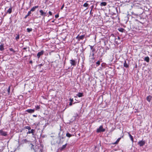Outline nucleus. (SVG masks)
I'll return each instance as SVG.
<instances>
[{
    "label": "nucleus",
    "instance_id": "nucleus-17",
    "mask_svg": "<svg viewBox=\"0 0 152 152\" xmlns=\"http://www.w3.org/2000/svg\"><path fill=\"white\" fill-rule=\"evenodd\" d=\"M107 5V3L105 2H102L100 3L101 6H105Z\"/></svg>",
    "mask_w": 152,
    "mask_h": 152
},
{
    "label": "nucleus",
    "instance_id": "nucleus-20",
    "mask_svg": "<svg viewBox=\"0 0 152 152\" xmlns=\"http://www.w3.org/2000/svg\"><path fill=\"white\" fill-rule=\"evenodd\" d=\"M12 8L10 7V8L7 10V12L9 14H10L12 12Z\"/></svg>",
    "mask_w": 152,
    "mask_h": 152
},
{
    "label": "nucleus",
    "instance_id": "nucleus-45",
    "mask_svg": "<svg viewBox=\"0 0 152 152\" xmlns=\"http://www.w3.org/2000/svg\"><path fill=\"white\" fill-rule=\"evenodd\" d=\"M78 116V115L77 114H76L75 115V117H77Z\"/></svg>",
    "mask_w": 152,
    "mask_h": 152
},
{
    "label": "nucleus",
    "instance_id": "nucleus-3",
    "mask_svg": "<svg viewBox=\"0 0 152 152\" xmlns=\"http://www.w3.org/2000/svg\"><path fill=\"white\" fill-rule=\"evenodd\" d=\"M0 134L2 136H6L7 135V132L1 129L0 130Z\"/></svg>",
    "mask_w": 152,
    "mask_h": 152
},
{
    "label": "nucleus",
    "instance_id": "nucleus-36",
    "mask_svg": "<svg viewBox=\"0 0 152 152\" xmlns=\"http://www.w3.org/2000/svg\"><path fill=\"white\" fill-rule=\"evenodd\" d=\"M69 105L70 106H71L72 105V102H69Z\"/></svg>",
    "mask_w": 152,
    "mask_h": 152
},
{
    "label": "nucleus",
    "instance_id": "nucleus-6",
    "mask_svg": "<svg viewBox=\"0 0 152 152\" xmlns=\"http://www.w3.org/2000/svg\"><path fill=\"white\" fill-rule=\"evenodd\" d=\"M44 53V51L43 50H42L40 52H39L37 54V57L39 58Z\"/></svg>",
    "mask_w": 152,
    "mask_h": 152
},
{
    "label": "nucleus",
    "instance_id": "nucleus-21",
    "mask_svg": "<svg viewBox=\"0 0 152 152\" xmlns=\"http://www.w3.org/2000/svg\"><path fill=\"white\" fill-rule=\"evenodd\" d=\"M72 134H70L69 133H67L66 134V136L69 137H71L72 136Z\"/></svg>",
    "mask_w": 152,
    "mask_h": 152
},
{
    "label": "nucleus",
    "instance_id": "nucleus-43",
    "mask_svg": "<svg viewBox=\"0 0 152 152\" xmlns=\"http://www.w3.org/2000/svg\"><path fill=\"white\" fill-rule=\"evenodd\" d=\"M94 53H93L92 54V56L93 57V56H94Z\"/></svg>",
    "mask_w": 152,
    "mask_h": 152
},
{
    "label": "nucleus",
    "instance_id": "nucleus-8",
    "mask_svg": "<svg viewBox=\"0 0 152 152\" xmlns=\"http://www.w3.org/2000/svg\"><path fill=\"white\" fill-rule=\"evenodd\" d=\"M4 50V44L3 43H1L0 45V50L1 51Z\"/></svg>",
    "mask_w": 152,
    "mask_h": 152
},
{
    "label": "nucleus",
    "instance_id": "nucleus-19",
    "mask_svg": "<svg viewBox=\"0 0 152 152\" xmlns=\"http://www.w3.org/2000/svg\"><path fill=\"white\" fill-rule=\"evenodd\" d=\"M152 97L151 96H149L147 97V100L149 102H150Z\"/></svg>",
    "mask_w": 152,
    "mask_h": 152
},
{
    "label": "nucleus",
    "instance_id": "nucleus-35",
    "mask_svg": "<svg viewBox=\"0 0 152 152\" xmlns=\"http://www.w3.org/2000/svg\"><path fill=\"white\" fill-rule=\"evenodd\" d=\"M49 13L50 15H52V13L50 11H49Z\"/></svg>",
    "mask_w": 152,
    "mask_h": 152
},
{
    "label": "nucleus",
    "instance_id": "nucleus-31",
    "mask_svg": "<svg viewBox=\"0 0 152 152\" xmlns=\"http://www.w3.org/2000/svg\"><path fill=\"white\" fill-rule=\"evenodd\" d=\"M9 50L10 51L13 52V53L15 52V51L13 50V49L12 48H10Z\"/></svg>",
    "mask_w": 152,
    "mask_h": 152
},
{
    "label": "nucleus",
    "instance_id": "nucleus-48",
    "mask_svg": "<svg viewBox=\"0 0 152 152\" xmlns=\"http://www.w3.org/2000/svg\"><path fill=\"white\" fill-rule=\"evenodd\" d=\"M26 48H23V49L24 50H26Z\"/></svg>",
    "mask_w": 152,
    "mask_h": 152
},
{
    "label": "nucleus",
    "instance_id": "nucleus-2",
    "mask_svg": "<svg viewBox=\"0 0 152 152\" xmlns=\"http://www.w3.org/2000/svg\"><path fill=\"white\" fill-rule=\"evenodd\" d=\"M85 36V35H82L80 36H79V35H78L76 37V39H77L78 41H79L80 40H83Z\"/></svg>",
    "mask_w": 152,
    "mask_h": 152
},
{
    "label": "nucleus",
    "instance_id": "nucleus-25",
    "mask_svg": "<svg viewBox=\"0 0 152 152\" xmlns=\"http://www.w3.org/2000/svg\"><path fill=\"white\" fill-rule=\"evenodd\" d=\"M118 30L120 32H123L124 30V29L122 28H120L118 29Z\"/></svg>",
    "mask_w": 152,
    "mask_h": 152
},
{
    "label": "nucleus",
    "instance_id": "nucleus-37",
    "mask_svg": "<svg viewBox=\"0 0 152 152\" xmlns=\"http://www.w3.org/2000/svg\"><path fill=\"white\" fill-rule=\"evenodd\" d=\"M132 15H135V16L138 15L136 14H135V13H132Z\"/></svg>",
    "mask_w": 152,
    "mask_h": 152
},
{
    "label": "nucleus",
    "instance_id": "nucleus-34",
    "mask_svg": "<svg viewBox=\"0 0 152 152\" xmlns=\"http://www.w3.org/2000/svg\"><path fill=\"white\" fill-rule=\"evenodd\" d=\"M69 100L70 101V102H73V99H72L70 98L69 99Z\"/></svg>",
    "mask_w": 152,
    "mask_h": 152
},
{
    "label": "nucleus",
    "instance_id": "nucleus-47",
    "mask_svg": "<svg viewBox=\"0 0 152 152\" xmlns=\"http://www.w3.org/2000/svg\"><path fill=\"white\" fill-rule=\"evenodd\" d=\"M31 145H32L31 148H32V147H33V146H34V145H33V144H31Z\"/></svg>",
    "mask_w": 152,
    "mask_h": 152
},
{
    "label": "nucleus",
    "instance_id": "nucleus-9",
    "mask_svg": "<svg viewBox=\"0 0 152 152\" xmlns=\"http://www.w3.org/2000/svg\"><path fill=\"white\" fill-rule=\"evenodd\" d=\"M39 12L40 13V15L42 16H46V13L44 12L42 10H40L39 11Z\"/></svg>",
    "mask_w": 152,
    "mask_h": 152
},
{
    "label": "nucleus",
    "instance_id": "nucleus-50",
    "mask_svg": "<svg viewBox=\"0 0 152 152\" xmlns=\"http://www.w3.org/2000/svg\"><path fill=\"white\" fill-rule=\"evenodd\" d=\"M33 116H34V117H36V115H33Z\"/></svg>",
    "mask_w": 152,
    "mask_h": 152
},
{
    "label": "nucleus",
    "instance_id": "nucleus-16",
    "mask_svg": "<svg viewBox=\"0 0 152 152\" xmlns=\"http://www.w3.org/2000/svg\"><path fill=\"white\" fill-rule=\"evenodd\" d=\"M124 67L126 68H128L129 67V65H128V64H127L126 61H125L124 63Z\"/></svg>",
    "mask_w": 152,
    "mask_h": 152
},
{
    "label": "nucleus",
    "instance_id": "nucleus-15",
    "mask_svg": "<svg viewBox=\"0 0 152 152\" xmlns=\"http://www.w3.org/2000/svg\"><path fill=\"white\" fill-rule=\"evenodd\" d=\"M77 96L79 97H81L83 96V93H78L77 94Z\"/></svg>",
    "mask_w": 152,
    "mask_h": 152
},
{
    "label": "nucleus",
    "instance_id": "nucleus-11",
    "mask_svg": "<svg viewBox=\"0 0 152 152\" xmlns=\"http://www.w3.org/2000/svg\"><path fill=\"white\" fill-rule=\"evenodd\" d=\"M39 6H35L33 7L31 10L30 11L31 12V11L33 12L35 11L36 9H37L38 7Z\"/></svg>",
    "mask_w": 152,
    "mask_h": 152
},
{
    "label": "nucleus",
    "instance_id": "nucleus-23",
    "mask_svg": "<svg viewBox=\"0 0 152 152\" xmlns=\"http://www.w3.org/2000/svg\"><path fill=\"white\" fill-rule=\"evenodd\" d=\"M10 86H9L7 89V91L8 94L10 93Z\"/></svg>",
    "mask_w": 152,
    "mask_h": 152
},
{
    "label": "nucleus",
    "instance_id": "nucleus-41",
    "mask_svg": "<svg viewBox=\"0 0 152 152\" xmlns=\"http://www.w3.org/2000/svg\"><path fill=\"white\" fill-rule=\"evenodd\" d=\"M29 63L30 64H32V61H29Z\"/></svg>",
    "mask_w": 152,
    "mask_h": 152
},
{
    "label": "nucleus",
    "instance_id": "nucleus-33",
    "mask_svg": "<svg viewBox=\"0 0 152 152\" xmlns=\"http://www.w3.org/2000/svg\"><path fill=\"white\" fill-rule=\"evenodd\" d=\"M64 7V4L62 6H61V10H62Z\"/></svg>",
    "mask_w": 152,
    "mask_h": 152
},
{
    "label": "nucleus",
    "instance_id": "nucleus-46",
    "mask_svg": "<svg viewBox=\"0 0 152 152\" xmlns=\"http://www.w3.org/2000/svg\"><path fill=\"white\" fill-rule=\"evenodd\" d=\"M90 47H91V49H92V48H93V46H90Z\"/></svg>",
    "mask_w": 152,
    "mask_h": 152
},
{
    "label": "nucleus",
    "instance_id": "nucleus-18",
    "mask_svg": "<svg viewBox=\"0 0 152 152\" xmlns=\"http://www.w3.org/2000/svg\"><path fill=\"white\" fill-rule=\"evenodd\" d=\"M67 145V144H65L63 145L62 147L60 148V150L61 151H62L66 147V146Z\"/></svg>",
    "mask_w": 152,
    "mask_h": 152
},
{
    "label": "nucleus",
    "instance_id": "nucleus-26",
    "mask_svg": "<svg viewBox=\"0 0 152 152\" xmlns=\"http://www.w3.org/2000/svg\"><path fill=\"white\" fill-rule=\"evenodd\" d=\"M26 30L27 32H29L32 31V29L31 28H27Z\"/></svg>",
    "mask_w": 152,
    "mask_h": 152
},
{
    "label": "nucleus",
    "instance_id": "nucleus-14",
    "mask_svg": "<svg viewBox=\"0 0 152 152\" xmlns=\"http://www.w3.org/2000/svg\"><path fill=\"white\" fill-rule=\"evenodd\" d=\"M128 134L131 140L133 142H134V140L132 136L130 134L129 132L128 133Z\"/></svg>",
    "mask_w": 152,
    "mask_h": 152
},
{
    "label": "nucleus",
    "instance_id": "nucleus-29",
    "mask_svg": "<svg viewBox=\"0 0 152 152\" xmlns=\"http://www.w3.org/2000/svg\"><path fill=\"white\" fill-rule=\"evenodd\" d=\"M19 39V35H18L16 37H15V39L18 40Z\"/></svg>",
    "mask_w": 152,
    "mask_h": 152
},
{
    "label": "nucleus",
    "instance_id": "nucleus-22",
    "mask_svg": "<svg viewBox=\"0 0 152 152\" xmlns=\"http://www.w3.org/2000/svg\"><path fill=\"white\" fill-rule=\"evenodd\" d=\"M31 13V12L30 11H29L27 14L25 16V18H26L28 16H29Z\"/></svg>",
    "mask_w": 152,
    "mask_h": 152
},
{
    "label": "nucleus",
    "instance_id": "nucleus-13",
    "mask_svg": "<svg viewBox=\"0 0 152 152\" xmlns=\"http://www.w3.org/2000/svg\"><path fill=\"white\" fill-rule=\"evenodd\" d=\"M28 142V141L26 139H25L22 140L21 141V143L22 144H24L25 143H27Z\"/></svg>",
    "mask_w": 152,
    "mask_h": 152
},
{
    "label": "nucleus",
    "instance_id": "nucleus-28",
    "mask_svg": "<svg viewBox=\"0 0 152 152\" xmlns=\"http://www.w3.org/2000/svg\"><path fill=\"white\" fill-rule=\"evenodd\" d=\"M88 4H87L86 3H85L83 5V6L85 7H87L88 6Z\"/></svg>",
    "mask_w": 152,
    "mask_h": 152
},
{
    "label": "nucleus",
    "instance_id": "nucleus-38",
    "mask_svg": "<svg viewBox=\"0 0 152 152\" xmlns=\"http://www.w3.org/2000/svg\"><path fill=\"white\" fill-rule=\"evenodd\" d=\"M59 138L60 139V140H61V139H63V137L61 136H59Z\"/></svg>",
    "mask_w": 152,
    "mask_h": 152
},
{
    "label": "nucleus",
    "instance_id": "nucleus-30",
    "mask_svg": "<svg viewBox=\"0 0 152 152\" xmlns=\"http://www.w3.org/2000/svg\"><path fill=\"white\" fill-rule=\"evenodd\" d=\"M96 66H98L100 64V61H98L96 62Z\"/></svg>",
    "mask_w": 152,
    "mask_h": 152
},
{
    "label": "nucleus",
    "instance_id": "nucleus-40",
    "mask_svg": "<svg viewBox=\"0 0 152 152\" xmlns=\"http://www.w3.org/2000/svg\"><path fill=\"white\" fill-rule=\"evenodd\" d=\"M94 7V6L93 5H92V6H91V10H92L93 8Z\"/></svg>",
    "mask_w": 152,
    "mask_h": 152
},
{
    "label": "nucleus",
    "instance_id": "nucleus-10",
    "mask_svg": "<svg viewBox=\"0 0 152 152\" xmlns=\"http://www.w3.org/2000/svg\"><path fill=\"white\" fill-rule=\"evenodd\" d=\"M34 130L33 129H31L30 131L29 130L28 131L27 133V134L32 133L33 135H34Z\"/></svg>",
    "mask_w": 152,
    "mask_h": 152
},
{
    "label": "nucleus",
    "instance_id": "nucleus-4",
    "mask_svg": "<svg viewBox=\"0 0 152 152\" xmlns=\"http://www.w3.org/2000/svg\"><path fill=\"white\" fill-rule=\"evenodd\" d=\"M145 141L144 140H141L139 141L138 143V144L140 146H142L144 145L145 143Z\"/></svg>",
    "mask_w": 152,
    "mask_h": 152
},
{
    "label": "nucleus",
    "instance_id": "nucleus-12",
    "mask_svg": "<svg viewBox=\"0 0 152 152\" xmlns=\"http://www.w3.org/2000/svg\"><path fill=\"white\" fill-rule=\"evenodd\" d=\"M144 60L147 62L148 63L150 61L149 58L148 56L146 57L145 58Z\"/></svg>",
    "mask_w": 152,
    "mask_h": 152
},
{
    "label": "nucleus",
    "instance_id": "nucleus-52",
    "mask_svg": "<svg viewBox=\"0 0 152 152\" xmlns=\"http://www.w3.org/2000/svg\"><path fill=\"white\" fill-rule=\"evenodd\" d=\"M52 22H54V21H52Z\"/></svg>",
    "mask_w": 152,
    "mask_h": 152
},
{
    "label": "nucleus",
    "instance_id": "nucleus-7",
    "mask_svg": "<svg viewBox=\"0 0 152 152\" xmlns=\"http://www.w3.org/2000/svg\"><path fill=\"white\" fill-rule=\"evenodd\" d=\"M34 109H29L26 110V111L29 113H32L34 112Z\"/></svg>",
    "mask_w": 152,
    "mask_h": 152
},
{
    "label": "nucleus",
    "instance_id": "nucleus-49",
    "mask_svg": "<svg viewBox=\"0 0 152 152\" xmlns=\"http://www.w3.org/2000/svg\"><path fill=\"white\" fill-rule=\"evenodd\" d=\"M39 65H40V66H42V64H40Z\"/></svg>",
    "mask_w": 152,
    "mask_h": 152
},
{
    "label": "nucleus",
    "instance_id": "nucleus-27",
    "mask_svg": "<svg viewBox=\"0 0 152 152\" xmlns=\"http://www.w3.org/2000/svg\"><path fill=\"white\" fill-rule=\"evenodd\" d=\"M25 128L26 129H28L29 130H30L31 129V128L29 126H26L25 127Z\"/></svg>",
    "mask_w": 152,
    "mask_h": 152
},
{
    "label": "nucleus",
    "instance_id": "nucleus-24",
    "mask_svg": "<svg viewBox=\"0 0 152 152\" xmlns=\"http://www.w3.org/2000/svg\"><path fill=\"white\" fill-rule=\"evenodd\" d=\"M121 139V138H118L117 139V140H116V142L114 143V144H117L118 143V142H119L120 140Z\"/></svg>",
    "mask_w": 152,
    "mask_h": 152
},
{
    "label": "nucleus",
    "instance_id": "nucleus-1",
    "mask_svg": "<svg viewBox=\"0 0 152 152\" xmlns=\"http://www.w3.org/2000/svg\"><path fill=\"white\" fill-rule=\"evenodd\" d=\"M105 131V129L103 128L102 126H99V128L97 129L96 132L98 133L101 132H104Z\"/></svg>",
    "mask_w": 152,
    "mask_h": 152
},
{
    "label": "nucleus",
    "instance_id": "nucleus-44",
    "mask_svg": "<svg viewBox=\"0 0 152 152\" xmlns=\"http://www.w3.org/2000/svg\"><path fill=\"white\" fill-rule=\"evenodd\" d=\"M118 39L119 40H120V38L119 37H118Z\"/></svg>",
    "mask_w": 152,
    "mask_h": 152
},
{
    "label": "nucleus",
    "instance_id": "nucleus-42",
    "mask_svg": "<svg viewBox=\"0 0 152 152\" xmlns=\"http://www.w3.org/2000/svg\"><path fill=\"white\" fill-rule=\"evenodd\" d=\"M90 14H92V10H91L90 12Z\"/></svg>",
    "mask_w": 152,
    "mask_h": 152
},
{
    "label": "nucleus",
    "instance_id": "nucleus-32",
    "mask_svg": "<svg viewBox=\"0 0 152 152\" xmlns=\"http://www.w3.org/2000/svg\"><path fill=\"white\" fill-rule=\"evenodd\" d=\"M59 17V15L58 14H57V15H55V17L56 18H57L58 17Z\"/></svg>",
    "mask_w": 152,
    "mask_h": 152
},
{
    "label": "nucleus",
    "instance_id": "nucleus-39",
    "mask_svg": "<svg viewBox=\"0 0 152 152\" xmlns=\"http://www.w3.org/2000/svg\"><path fill=\"white\" fill-rule=\"evenodd\" d=\"M39 106H37L36 107V108L37 109H39Z\"/></svg>",
    "mask_w": 152,
    "mask_h": 152
},
{
    "label": "nucleus",
    "instance_id": "nucleus-5",
    "mask_svg": "<svg viewBox=\"0 0 152 152\" xmlns=\"http://www.w3.org/2000/svg\"><path fill=\"white\" fill-rule=\"evenodd\" d=\"M70 63L71 65L73 66H75L76 64V62L75 60L72 59L70 61Z\"/></svg>",
    "mask_w": 152,
    "mask_h": 152
},
{
    "label": "nucleus",
    "instance_id": "nucleus-51",
    "mask_svg": "<svg viewBox=\"0 0 152 152\" xmlns=\"http://www.w3.org/2000/svg\"><path fill=\"white\" fill-rule=\"evenodd\" d=\"M136 20V21H138V20H137V19H136V20Z\"/></svg>",
    "mask_w": 152,
    "mask_h": 152
}]
</instances>
